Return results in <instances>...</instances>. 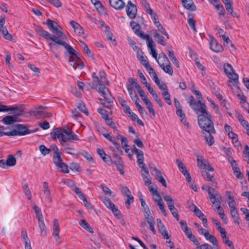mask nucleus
<instances>
[{"instance_id": "30", "label": "nucleus", "mask_w": 249, "mask_h": 249, "mask_svg": "<svg viewBox=\"0 0 249 249\" xmlns=\"http://www.w3.org/2000/svg\"><path fill=\"white\" fill-rule=\"evenodd\" d=\"M22 189L28 199L31 200L32 198L31 192L25 180L22 182Z\"/></svg>"}, {"instance_id": "46", "label": "nucleus", "mask_w": 249, "mask_h": 249, "mask_svg": "<svg viewBox=\"0 0 249 249\" xmlns=\"http://www.w3.org/2000/svg\"><path fill=\"white\" fill-rule=\"evenodd\" d=\"M80 153L89 161L93 162V159L91 155L86 151L82 150L80 151Z\"/></svg>"}, {"instance_id": "27", "label": "nucleus", "mask_w": 249, "mask_h": 249, "mask_svg": "<svg viewBox=\"0 0 249 249\" xmlns=\"http://www.w3.org/2000/svg\"><path fill=\"white\" fill-rule=\"evenodd\" d=\"M145 213H144V216L146 222L149 224H151L152 223H155L154 219L152 216L151 215V212L149 207H146L145 209Z\"/></svg>"}, {"instance_id": "14", "label": "nucleus", "mask_w": 249, "mask_h": 249, "mask_svg": "<svg viewBox=\"0 0 249 249\" xmlns=\"http://www.w3.org/2000/svg\"><path fill=\"white\" fill-rule=\"evenodd\" d=\"M202 104H205L201 102V104H198V101L196 102L193 95L190 97L189 105L196 112V113L198 114L200 111V108L202 106Z\"/></svg>"}, {"instance_id": "13", "label": "nucleus", "mask_w": 249, "mask_h": 249, "mask_svg": "<svg viewBox=\"0 0 249 249\" xmlns=\"http://www.w3.org/2000/svg\"><path fill=\"white\" fill-rule=\"evenodd\" d=\"M207 192L209 194V198L213 204L219 201L221 198V195L213 188L208 187Z\"/></svg>"}, {"instance_id": "16", "label": "nucleus", "mask_w": 249, "mask_h": 249, "mask_svg": "<svg viewBox=\"0 0 249 249\" xmlns=\"http://www.w3.org/2000/svg\"><path fill=\"white\" fill-rule=\"evenodd\" d=\"M156 60L160 67L170 62L168 57L164 53H160L158 57H157Z\"/></svg>"}, {"instance_id": "62", "label": "nucleus", "mask_w": 249, "mask_h": 249, "mask_svg": "<svg viewBox=\"0 0 249 249\" xmlns=\"http://www.w3.org/2000/svg\"><path fill=\"white\" fill-rule=\"evenodd\" d=\"M21 237L23 239L24 243L26 241H30L29 239L27 236V231L25 229H22L21 233Z\"/></svg>"}, {"instance_id": "31", "label": "nucleus", "mask_w": 249, "mask_h": 249, "mask_svg": "<svg viewBox=\"0 0 249 249\" xmlns=\"http://www.w3.org/2000/svg\"><path fill=\"white\" fill-rule=\"evenodd\" d=\"M232 170L234 174L235 175L236 177L238 179H242L243 178L244 176L242 173L241 172L239 167H238V164L232 165L231 166Z\"/></svg>"}, {"instance_id": "9", "label": "nucleus", "mask_w": 249, "mask_h": 249, "mask_svg": "<svg viewBox=\"0 0 249 249\" xmlns=\"http://www.w3.org/2000/svg\"><path fill=\"white\" fill-rule=\"evenodd\" d=\"M130 26L133 29L134 33L141 38L145 40H149V36L148 35H145L144 33L141 30L140 25L134 21L130 22Z\"/></svg>"}, {"instance_id": "53", "label": "nucleus", "mask_w": 249, "mask_h": 249, "mask_svg": "<svg viewBox=\"0 0 249 249\" xmlns=\"http://www.w3.org/2000/svg\"><path fill=\"white\" fill-rule=\"evenodd\" d=\"M126 196L127 197V199L125 201V204L127 208L129 209L131 203L134 201V197L131 194Z\"/></svg>"}, {"instance_id": "22", "label": "nucleus", "mask_w": 249, "mask_h": 249, "mask_svg": "<svg viewBox=\"0 0 249 249\" xmlns=\"http://www.w3.org/2000/svg\"><path fill=\"white\" fill-rule=\"evenodd\" d=\"M13 111V113L15 115V116H20L23 112V108L22 106H8V111Z\"/></svg>"}, {"instance_id": "35", "label": "nucleus", "mask_w": 249, "mask_h": 249, "mask_svg": "<svg viewBox=\"0 0 249 249\" xmlns=\"http://www.w3.org/2000/svg\"><path fill=\"white\" fill-rule=\"evenodd\" d=\"M143 53H139V54H137V58L140 61L141 63L145 67L147 68L150 65L149 64L148 61L145 59L143 55Z\"/></svg>"}, {"instance_id": "39", "label": "nucleus", "mask_w": 249, "mask_h": 249, "mask_svg": "<svg viewBox=\"0 0 249 249\" xmlns=\"http://www.w3.org/2000/svg\"><path fill=\"white\" fill-rule=\"evenodd\" d=\"M16 159L12 155H9L6 160V164L8 166H13L16 164Z\"/></svg>"}, {"instance_id": "60", "label": "nucleus", "mask_w": 249, "mask_h": 249, "mask_svg": "<svg viewBox=\"0 0 249 249\" xmlns=\"http://www.w3.org/2000/svg\"><path fill=\"white\" fill-rule=\"evenodd\" d=\"M70 168L72 171H79L80 166L76 162H71L70 163Z\"/></svg>"}, {"instance_id": "5", "label": "nucleus", "mask_w": 249, "mask_h": 249, "mask_svg": "<svg viewBox=\"0 0 249 249\" xmlns=\"http://www.w3.org/2000/svg\"><path fill=\"white\" fill-rule=\"evenodd\" d=\"M92 81L88 83V85L91 89L96 88L99 86L98 92L100 93L107 101L106 106L110 108L113 106L114 98L109 92L108 89L102 83L101 79L98 77L95 72H93L91 75Z\"/></svg>"}, {"instance_id": "61", "label": "nucleus", "mask_w": 249, "mask_h": 249, "mask_svg": "<svg viewBox=\"0 0 249 249\" xmlns=\"http://www.w3.org/2000/svg\"><path fill=\"white\" fill-rule=\"evenodd\" d=\"M121 192L124 196L131 194V192L127 186H122L121 187Z\"/></svg>"}, {"instance_id": "1", "label": "nucleus", "mask_w": 249, "mask_h": 249, "mask_svg": "<svg viewBox=\"0 0 249 249\" xmlns=\"http://www.w3.org/2000/svg\"><path fill=\"white\" fill-rule=\"evenodd\" d=\"M51 137L53 140L58 139L63 147V150L66 147H70L71 144L68 142H72L73 141H79L78 136L73 133L68 127H57L53 129L50 133Z\"/></svg>"}, {"instance_id": "58", "label": "nucleus", "mask_w": 249, "mask_h": 249, "mask_svg": "<svg viewBox=\"0 0 249 249\" xmlns=\"http://www.w3.org/2000/svg\"><path fill=\"white\" fill-rule=\"evenodd\" d=\"M207 98L210 104L211 107L215 110L216 112H217L218 111V106L215 104L211 98L209 97H207Z\"/></svg>"}, {"instance_id": "23", "label": "nucleus", "mask_w": 249, "mask_h": 249, "mask_svg": "<svg viewBox=\"0 0 249 249\" xmlns=\"http://www.w3.org/2000/svg\"><path fill=\"white\" fill-rule=\"evenodd\" d=\"M97 152L105 162H107L111 160L110 157L106 154L104 149L102 148H98L97 149Z\"/></svg>"}, {"instance_id": "36", "label": "nucleus", "mask_w": 249, "mask_h": 249, "mask_svg": "<svg viewBox=\"0 0 249 249\" xmlns=\"http://www.w3.org/2000/svg\"><path fill=\"white\" fill-rule=\"evenodd\" d=\"M155 24L157 27L159 31H160L162 34L165 35L167 39H169V36L167 32L166 31L165 28L160 23L159 21H155Z\"/></svg>"}, {"instance_id": "43", "label": "nucleus", "mask_w": 249, "mask_h": 249, "mask_svg": "<svg viewBox=\"0 0 249 249\" xmlns=\"http://www.w3.org/2000/svg\"><path fill=\"white\" fill-rule=\"evenodd\" d=\"M153 37L158 43L160 44L162 46L166 45L165 42L163 40V37L157 32L154 33Z\"/></svg>"}, {"instance_id": "15", "label": "nucleus", "mask_w": 249, "mask_h": 249, "mask_svg": "<svg viewBox=\"0 0 249 249\" xmlns=\"http://www.w3.org/2000/svg\"><path fill=\"white\" fill-rule=\"evenodd\" d=\"M110 5L116 10H121L125 6L123 0H109Z\"/></svg>"}, {"instance_id": "33", "label": "nucleus", "mask_w": 249, "mask_h": 249, "mask_svg": "<svg viewBox=\"0 0 249 249\" xmlns=\"http://www.w3.org/2000/svg\"><path fill=\"white\" fill-rule=\"evenodd\" d=\"M168 56L170 58L171 61L173 63V64L175 65L177 68L179 67V64L177 60V58L174 55V52L173 51L168 50Z\"/></svg>"}, {"instance_id": "56", "label": "nucleus", "mask_w": 249, "mask_h": 249, "mask_svg": "<svg viewBox=\"0 0 249 249\" xmlns=\"http://www.w3.org/2000/svg\"><path fill=\"white\" fill-rule=\"evenodd\" d=\"M77 107L81 112H83L87 115H88V111L86 109L85 104L83 102H80Z\"/></svg>"}, {"instance_id": "18", "label": "nucleus", "mask_w": 249, "mask_h": 249, "mask_svg": "<svg viewBox=\"0 0 249 249\" xmlns=\"http://www.w3.org/2000/svg\"><path fill=\"white\" fill-rule=\"evenodd\" d=\"M147 41V46L150 49L151 52L150 53L152 54V56L157 59L158 53H157L156 50L155 49V45L154 42L152 40V39L149 37V40H146Z\"/></svg>"}, {"instance_id": "55", "label": "nucleus", "mask_w": 249, "mask_h": 249, "mask_svg": "<svg viewBox=\"0 0 249 249\" xmlns=\"http://www.w3.org/2000/svg\"><path fill=\"white\" fill-rule=\"evenodd\" d=\"M145 105L146 106V107L149 111V112L154 116H155V110L153 107V106L151 104V102L149 101L147 103H145Z\"/></svg>"}, {"instance_id": "40", "label": "nucleus", "mask_w": 249, "mask_h": 249, "mask_svg": "<svg viewBox=\"0 0 249 249\" xmlns=\"http://www.w3.org/2000/svg\"><path fill=\"white\" fill-rule=\"evenodd\" d=\"M215 133H208V135L204 136L206 142L209 146L213 145L214 142V138L212 135Z\"/></svg>"}, {"instance_id": "64", "label": "nucleus", "mask_w": 249, "mask_h": 249, "mask_svg": "<svg viewBox=\"0 0 249 249\" xmlns=\"http://www.w3.org/2000/svg\"><path fill=\"white\" fill-rule=\"evenodd\" d=\"M208 240L212 243L214 246H218V241L214 235H212V236H210L209 238H208Z\"/></svg>"}, {"instance_id": "34", "label": "nucleus", "mask_w": 249, "mask_h": 249, "mask_svg": "<svg viewBox=\"0 0 249 249\" xmlns=\"http://www.w3.org/2000/svg\"><path fill=\"white\" fill-rule=\"evenodd\" d=\"M128 41L129 45L131 46L133 49L135 51H136L137 54H139V53H143V52H142L141 49H140L139 46L136 45V43L135 42V41H133L131 38L128 37Z\"/></svg>"}, {"instance_id": "51", "label": "nucleus", "mask_w": 249, "mask_h": 249, "mask_svg": "<svg viewBox=\"0 0 249 249\" xmlns=\"http://www.w3.org/2000/svg\"><path fill=\"white\" fill-rule=\"evenodd\" d=\"M170 212L172 214L173 216L177 219V221L179 220V215L178 214V210L175 207V206L170 207L168 208Z\"/></svg>"}, {"instance_id": "57", "label": "nucleus", "mask_w": 249, "mask_h": 249, "mask_svg": "<svg viewBox=\"0 0 249 249\" xmlns=\"http://www.w3.org/2000/svg\"><path fill=\"white\" fill-rule=\"evenodd\" d=\"M197 161L198 163V166L200 169H204L206 168L207 162H203L202 159H200L199 158H197Z\"/></svg>"}, {"instance_id": "38", "label": "nucleus", "mask_w": 249, "mask_h": 249, "mask_svg": "<svg viewBox=\"0 0 249 249\" xmlns=\"http://www.w3.org/2000/svg\"><path fill=\"white\" fill-rule=\"evenodd\" d=\"M176 161L178 168L182 174L184 175L187 173L188 172V170L186 167L184 165L183 162L178 159H176Z\"/></svg>"}, {"instance_id": "26", "label": "nucleus", "mask_w": 249, "mask_h": 249, "mask_svg": "<svg viewBox=\"0 0 249 249\" xmlns=\"http://www.w3.org/2000/svg\"><path fill=\"white\" fill-rule=\"evenodd\" d=\"M210 48L215 52H220L223 50L222 46L218 44L215 40L212 41L210 43Z\"/></svg>"}, {"instance_id": "6", "label": "nucleus", "mask_w": 249, "mask_h": 249, "mask_svg": "<svg viewBox=\"0 0 249 249\" xmlns=\"http://www.w3.org/2000/svg\"><path fill=\"white\" fill-rule=\"evenodd\" d=\"M16 129L11 131L12 136H23L37 131L38 128L34 130L29 129L26 125L23 124H18L16 125Z\"/></svg>"}, {"instance_id": "3", "label": "nucleus", "mask_w": 249, "mask_h": 249, "mask_svg": "<svg viewBox=\"0 0 249 249\" xmlns=\"http://www.w3.org/2000/svg\"><path fill=\"white\" fill-rule=\"evenodd\" d=\"M202 105L199 111L201 114L197 117L199 126L207 133H216L210 113L207 110L205 104Z\"/></svg>"}, {"instance_id": "24", "label": "nucleus", "mask_w": 249, "mask_h": 249, "mask_svg": "<svg viewBox=\"0 0 249 249\" xmlns=\"http://www.w3.org/2000/svg\"><path fill=\"white\" fill-rule=\"evenodd\" d=\"M2 122L6 125L11 124L18 121L17 117L14 116H6L2 119Z\"/></svg>"}, {"instance_id": "49", "label": "nucleus", "mask_w": 249, "mask_h": 249, "mask_svg": "<svg viewBox=\"0 0 249 249\" xmlns=\"http://www.w3.org/2000/svg\"><path fill=\"white\" fill-rule=\"evenodd\" d=\"M56 166L58 168L61 169V171L64 173L69 172L68 166L63 162L59 163Z\"/></svg>"}, {"instance_id": "25", "label": "nucleus", "mask_w": 249, "mask_h": 249, "mask_svg": "<svg viewBox=\"0 0 249 249\" xmlns=\"http://www.w3.org/2000/svg\"><path fill=\"white\" fill-rule=\"evenodd\" d=\"M38 220V226L40 230L41 235L44 236L46 234V226L44 221L43 216L37 218Z\"/></svg>"}, {"instance_id": "29", "label": "nucleus", "mask_w": 249, "mask_h": 249, "mask_svg": "<svg viewBox=\"0 0 249 249\" xmlns=\"http://www.w3.org/2000/svg\"><path fill=\"white\" fill-rule=\"evenodd\" d=\"M195 213L196 216L202 220L203 226L205 227H207V219L204 213L199 209L196 210V212H195Z\"/></svg>"}, {"instance_id": "45", "label": "nucleus", "mask_w": 249, "mask_h": 249, "mask_svg": "<svg viewBox=\"0 0 249 249\" xmlns=\"http://www.w3.org/2000/svg\"><path fill=\"white\" fill-rule=\"evenodd\" d=\"M106 124L114 130H116L118 128L116 124L114 122L111 118H107L105 120Z\"/></svg>"}, {"instance_id": "54", "label": "nucleus", "mask_w": 249, "mask_h": 249, "mask_svg": "<svg viewBox=\"0 0 249 249\" xmlns=\"http://www.w3.org/2000/svg\"><path fill=\"white\" fill-rule=\"evenodd\" d=\"M97 110L98 112L101 115L102 118L105 120L109 117V116L106 110L101 108H99L97 109Z\"/></svg>"}, {"instance_id": "11", "label": "nucleus", "mask_w": 249, "mask_h": 249, "mask_svg": "<svg viewBox=\"0 0 249 249\" xmlns=\"http://www.w3.org/2000/svg\"><path fill=\"white\" fill-rule=\"evenodd\" d=\"M126 13L127 16L131 19L136 18L137 8L134 4L132 3L130 0H129L126 5Z\"/></svg>"}, {"instance_id": "63", "label": "nucleus", "mask_w": 249, "mask_h": 249, "mask_svg": "<svg viewBox=\"0 0 249 249\" xmlns=\"http://www.w3.org/2000/svg\"><path fill=\"white\" fill-rule=\"evenodd\" d=\"M65 146H66V145ZM64 151L66 153L70 155H75L76 152V150L74 148L71 146L70 147H65V150H64Z\"/></svg>"}, {"instance_id": "44", "label": "nucleus", "mask_w": 249, "mask_h": 249, "mask_svg": "<svg viewBox=\"0 0 249 249\" xmlns=\"http://www.w3.org/2000/svg\"><path fill=\"white\" fill-rule=\"evenodd\" d=\"M55 155L53 157V161L54 163L57 166L59 163L62 162V159L61 158V154L57 151H55Z\"/></svg>"}, {"instance_id": "42", "label": "nucleus", "mask_w": 249, "mask_h": 249, "mask_svg": "<svg viewBox=\"0 0 249 249\" xmlns=\"http://www.w3.org/2000/svg\"><path fill=\"white\" fill-rule=\"evenodd\" d=\"M115 164L117 166V170L120 172V173L122 175H123L124 173V171L123 161L121 159H119L117 161H115Z\"/></svg>"}, {"instance_id": "12", "label": "nucleus", "mask_w": 249, "mask_h": 249, "mask_svg": "<svg viewBox=\"0 0 249 249\" xmlns=\"http://www.w3.org/2000/svg\"><path fill=\"white\" fill-rule=\"evenodd\" d=\"M207 192L209 194V198L213 204L219 201L221 198V195L213 188L208 187Z\"/></svg>"}, {"instance_id": "48", "label": "nucleus", "mask_w": 249, "mask_h": 249, "mask_svg": "<svg viewBox=\"0 0 249 249\" xmlns=\"http://www.w3.org/2000/svg\"><path fill=\"white\" fill-rule=\"evenodd\" d=\"M39 149L41 154L44 156L49 154L51 152V149L47 148L43 144H41L39 146Z\"/></svg>"}, {"instance_id": "37", "label": "nucleus", "mask_w": 249, "mask_h": 249, "mask_svg": "<svg viewBox=\"0 0 249 249\" xmlns=\"http://www.w3.org/2000/svg\"><path fill=\"white\" fill-rule=\"evenodd\" d=\"M202 175L205 179L207 181H211L212 185L216 183L214 177L211 175L209 173L202 172Z\"/></svg>"}, {"instance_id": "2", "label": "nucleus", "mask_w": 249, "mask_h": 249, "mask_svg": "<svg viewBox=\"0 0 249 249\" xmlns=\"http://www.w3.org/2000/svg\"><path fill=\"white\" fill-rule=\"evenodd\" d=\"M52 39L55 44L62 45L66 49L67 53L71 55L69 57V62L73 68H75L77 66L82 69L84 67V64L81 62L78 53L71 46L66 43V37L63 39L61 38H57L54 36Z\"/></svg>"}, {"instance_id": "4", "label": "nucleus", "mask_w": 249, "mask_h": 249, "mask_svg": "<svg viewBox=\"0 0 249 249\" xmlns=\"http://www.w3.org/2000/svg\"><path fill=\"white\" fill-rule=\"evenodd\" d=\"M46 24L48 26L50 30L51 31L54 35L51 36L50 34L46 30H44L42 27L40 26H37L35 28V31L41 36L44 37L46 40H51L53 41L52 39L54 36L57 38H65L66 35L61 30L57 29L56 25H57V23L55 21L48 18L46 21Z\"/></svg>"}, {"instance_id": "59", "label": "nucleus", "mask_w": 249, "mask_h": 249, "mask_svg": "<svg viewBox=\"0 0 249 249\" xmlns=\"http://www.w3.org/2000/svg\"><path fill=\"white\" fill-rule=\"evenodd\" d=\"M33 209L36 213V218L43 216V215L41 213V210L37 206L35 205L33 207Z\"/></svg>"}, {"instance_id": "50", "label": "nucleus", "mask_w": 249, "mask_h": 249, "mask_svg": "<svg viewBox=\"0 0 249 249\" xmlns=\"http://www.w3.org/2000/svg\"><path fill=\"white\" fill-rule=\"evenodd\" d=\"M164 200L167 202L168 208L174 206V202L172 198L170 196H165L163 197Z\"/></svg>"}, {"instance_id": "41", "label": "nucleus", "mask_w": 249, "mask_h": 249, "mask_svg": "<svg viewBox=\"0 0 249 249\" xmlns=\"http://www.w3.org/2000/svg\"><path fill=\"white\" fill-rule=\"evenodd\" d=\"M160 68L165 72L168 73L170 75L172 76L173 74V70L170 64V63L166 64V65H163L160 67Z\"/></svg>"}, {"instance_id": "47", "label": "nucleus", "mask_w": 249, "mask_h": 249, "mask_svg": "<svg viewBox=\"0 0 249 249\" xmlns=\"http://www.w3.org/2000/svg\"><path fill=\"white\" fill-rule=\"evenodd\" d=\"M162 95L164 97L166 103L169 105H171L172 101L170 99V95L169 94L168 91H163V92H162Z\"/></svg>"}, {"instance_id": "28", "label": "nucleus", "mask_w": 249, "mask_h": 249, "mask_svg": "<svg viewBox=\"0 0 249 249\" xmlns=\"http://www.w3.org/2000/svg\"><path fill=\"white\" fill-rule=\"evenodd\" d=\"M53 235L56 237L57 240L59 238V222L57 219H54L53 221Z\"/></svg>"}, {"instance_id": "21", "label": "nucleus", "mask_w": 249, "mask_h": 249, "mask_svg": "<svg viewBox=\"0 0 249 249\" xmlns=\"http://www.w3.org/2000/svg\"><path fill=\"white\" fill-rule=\"evenodd\" d=\"M34 116L38 119L49 117L51 114L39 109H36L32 111Z\"/></svg>"}, {"instance_id": "8", "label": "nucleus", "mask_w": 249, "mask_h": 249, "mask_svg": "<svg viewBox=\"0 0 249 249\" xmlns=\"http://www.w3.org/2000/svg\"><path fill=\"white\" fill-rule=\"evenodd\" d=\"M5 18L4 17L0 16V32L3 37L8 40H11L13 38L12 36L7 31L6 27L4 26Z\"/></svg>"}, {"instance_id": "32", "label": "nucleus", "mask_w": 249, "mask_h": 249, "mask_svg": "<svg viewBox=\"0 0 249 249\" xmlns=\"http://www.w3.org/2000/svg\"><path fill=\"white\" fill-rule=\"evenodd\" d=\"M79 224L81 227H82L84 229H85L89 232L90 233L93 232V231L92 228L85 220H84V219L81 220L79 222Z\"/></svg>"}, {"instance_id": "7", "label": "nucleus", "mask_w": 249, "mask_h": 249, "mask_svg": "<svg viewBox=\"0 0 249 249\" xmlns=\"http://www.w3.org/2000/svg\"><path fill=\"white\" fill-rule=\"evenodd\" d=\"M224 69V71L227 76H228L231 79H232L235 83H237L238 82V75L235 72L231 64L227 63L225 65Z\"/></svg>"}, {"instance_id": "20", "label": "nucleus", "mask_w": 249, "mask_h": 249, "mask_svg": "<svg viewBox=\"0 0 249 249\" xmlns=\"http://www.w3.org/2000/svg\"><path fill=\"white\" fill-rule=\"evenodd\" d=\"M180 1L186 9L191 11L196 10V6L192 0H180Z\"/></svg>"}, {"instance_id": "52", "label": "nucleus", "mask_w": 249, "mask_h": 249, "mask_svg": "<svg viewBox=\"0 0 249 249\" xmlns=\"http://www.w3.org/2000/svg\"><path fill=\"white\" fill-rule=\"evenodd\" d=\"M74 30L79 36H81L84 34V29L79 23H77L76 26H75Z\"/></svg>"}, {"instance_id": "10", "label": "nucleus", "mask_w": 249, "mask_h": 249, "mask_svg": "<svg viewBox=\"0 0 249 249\" xmlns=\"http://www.w3.org/2000/svg\"><path fill=\"white\" fill-rule=\"evenodd\" d=\"M103 202L105 205L110 209L115 216L119 217L121 215V212L116 207L115 204L113 203L109 198L105 197L103 200Z\"/></svg>"}, {"instance_id": "19", "label": "nucleus", "mask_w": 249, "mask_h": 249, "mask_svg": "<svg viewBox=\"0 0 249 249\" xmlns=\"http://www.w3.org/2000/svg\"><path fill=\"white\" fill-rule=\"evenodd\" d=\"M43 192L45 198L49 202L52 201V196L49 188L48 183L45 181L43 183Z\"/></svg>"}, {"instance_id": "17", "label": "nucleus", "mask_w": 249, "mask_h": 249, "mask_svg": "<svg viewBox=\"0 0 249 249\" xmlns=\"http://www.w3.org/2000/svg\"><path fill=\"white\" fill-rule=\"evenodd\" d=\"M152 174L155 176L156 179L161 183L164 187H167L166 180L162 176L161 172L158 168H156L155 173H152Z\"/></svg>"}]
</instances>
